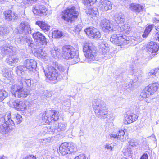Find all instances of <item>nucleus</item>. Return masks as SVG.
I'll list each match as a JSON object with an SVG mask.
<instances>
[{
    "mask_svg": "<svg viewBox=\"0 0 159 159\" xmlns=\"http://www.w3.org/2000/svg\"><path fill=\"white\" fill-rule=\"evenodd\" d=\"M67 124L65 123H59L57 129L58 131H65L66 129Z\"/></svg>",
    "mask_w": 159,
    "mask_h": 159,
    "instance_id": "41",
    "label": "nucleus"
},
{
    "mask_svg": "<svg viewBox=\"0 0 159 159\" xmlns=\"http://www.w3.org/2000/svg\"><path fill=\"white\" fill-rule=\"evenodd\" d=\"M88 12L89 14L92 15L93 16H97L98 15V9L97 8L95 7L89 9Z\"/></svg>",
    "mask_w": 159,
    "mask_h": 159,
    "instance_id": "39",
    "label": "nucleus"
},
{
    "mask_svg": "<svg viewBox=\"0 0 159 159\" xmlns=\"http://www.w3.org/2000/svg\"><path fill=\"white\" fill-rule=\"evenodd\" d=\"M6 120L3 122L5 124L0 126V130L1 133L5 134L10 132L15 128V124H20L22 120L21 116L18 114H12L10 117H6Z\"/></svg>",
    "mask_w": 159,
    "mask_h": 159,
    "instance_id": "3",
    "label": "nucleus"
},
{
    "mask_svg": "<svg viewBox=\"0 0 159 159\" xmlns=\"http://www.w3.org/2000/svg\"><path fill=\"white\" fill-rule=\"evenodd\" d=\"M159 46L156 43L153 42H151L147 44L146 47V50L151 53L152 54L149 56L148 59H151L154 56L157 54L158 51Z\"/></svg>",
    "mask_w": 159,
    "mask_h": 159,
    "instance_id": "12",
    "label": "nucleus"
},
{
    "mask_svg": "<svg viewBox=\"0 0 159 159\" xmlns=\"http://www.w3.org/2000/svg\"><path fill=\"white\" fill-rule=\"evenodd\" d=\"M154 26V25L151 24L148 25L146 28L143 34L142 35V36L143 38L146 37L148 35L149 33L153 28Z\"/></svg>",
    "mask_w": 159,
    "mask_h": 159,
    "instance_id": "33",
    "label": "nucleus"
},
{
    "mask_svg": "<svg viewBox=\"0 0 159 159\" xmlns=\"http://www.w3.org/2000/svg\"><path fill=\"white\" fill-rule=\"evenodd\" d=\"M84 4L87 7L90 6L89 0H83Z\"/></svg>",
    "mask_w": 159,
    "mask_h": 159,
    "instance_id": "57",
    "label": "nucleus"
},
{
    "mask_svg": "<svg viewBox=\"0 0 159 159\" xmlns=\"http://www.w3.org/2000/svg\"><path fill=\"white\" fill-rule=\"evenodd\" d=\"M48 129L46 126H44L42 130L43 134H47L48 132Z\"/></svg>",
    "mask_w": 159,
    "mask_h": 159,
    "instance_id": "56",
    "label": "nucleus"
},
{
    "mask_svg": "<svg viewBox=\"0 0 159 159\" xmlns=\"http://www.w3.org/2000/svg\"><path fill=\"white\" fill-rule=\"evenodd\" d=\"M18 32L24 35L31 33V29L29 24L25 21L22 22L17 28Z\"/></svg>",
    "mask_w": 159,
    "mask_h": 159,
    "instance_id": "11",
    "label": "nucleus"
},
{
    "mask_svg": "<svg viewBox=\"0 0 159 159\" xmlns=\"http://www.w3.org/2000/svg\"><path fill=\"white\" fill-rule=\"evenodd\" d=\"M83 27V24L81 23L78 24L75 27V30L77 32L80 31Z\"/></svg>",
    "mask_w": 159,
    "mask_h": 159,
    "instance_id": "52",
    "label": "nucleus"
},
{
    "mask_svg": "<svg viewBox=\"0 0 159 159\" xmlns=\"http://www.w3.org/2000/svg\"><path fill=\"white\" fill-rule=\"evenodd\" d=\"M13 107L18 111H24L26 108V106L24 102L19 100H15L12 102Z\"/></svg>",
    "mask_w": 159,
    "mask_h": 159,
    "instance_id": "20",
    "label": "nucleus"
},
{
    "mask_svg": "<svg viewBox=\"0 0 159 159\" xmlns=\"http://www.w3.org/2000/svg\"><path fill=\"white\" fill-rule=\"evenodd\" d=\"M44 71L46 76L50 77V75H57V74H58L57 70L54 67L51 66H48L46 69L44 70Z\"/></svg>",
    "mask_w": 159,
    "mask_h": 159,
    "instance_id": "25",
    "label": "nucleus"
},
{
    "mask_svg": "<svg viewBox=\"0 0 159 159\" xmlns=\"http://www.w3.org/2000/svg\"><path fill=\"white\" fill-rule=\"evenodd\" d=\"M58 69L61 72H65V74H67L68 72V69L66 70V68L61 66H59L58 67Z\"/></svg>",
    "mask_w": 159,
    "mask_h": 159,
    "instance_id": "51",
    "label": "nucleus"
},
{
    "mask_svg": "<svg viewBox=\"0 0 159 159\" xmlns=\"http://www.w3.org/2000/svg\"><path fill=\"white\" fill-rule=\"evenodd\" d=\"M141 77L136 75H134V78L132 81L133 84H136L137 85L139 84L141 80Z\"/></svg>",
    "mask_w": 159,
    "mask_h": 159,
    "instance_id": "44",
    "label": "nucleus"
},
{
    "mask_svg": "<svg viewBox=\"0 0 159 159\" xmlns=\"http://www.w3.org/2000/svg\"><path fill=\"white\" fill-rule=\"evenodd\" d=\"M138 116L135 114L127 115L125 116L124 123L125 125L130 124L135 121L138 119Z\"/></svg>",
    "mask_w": 159,
    "mask_h": 159,
    "instance_id": "22",
    "label": "nucleus"
},
{
    "mask_svg": "<svg viewBox=\"0 0 159 159\" xmlns=\"http://www.w3.org/2000/svg\"><path fill=\"white\" fill-rule=\"evenodd\" d=\"M62 54L63 57L66 59H74V62L77 63L80 61L79 53L73 47L70 45L63 46L62 48Z\"/></svg>",
    "mask_w": 159,
    "mask_h": 159,
    "instance_id": "6",
    "label": "nucleus"
},
{
    "mask_svg": "<svg viewBox=\"0 0 159 159\" xmlns=\"http://www.w3.org/2000/svg\"><path fill=\"white\" fill-rule=\"evenodd\" d=\"M114 19L116 23L119 24H124L125 20V16L121 13H116L114 15Z\"/></svg>",
    "mask_w": 159,
    "mask_h": 159,
    "instance_id": "24",
    "label": "nucleus"
},
{
    "mask_svg": "<svg viewBox=\"0 0 159 159\" xmlns=\"http://www.w3.org/2000/svg\"><path fill=\"white\" fill-rule=\"evenodd\" d=\"M130 145L131 146H134L135 145V143H132L131 142H130L129 143Z\"/></svg>",
    "mask_w": 159,
    "mask_h": 159,
    "instance_id": "64",
    "label": "nucleus"
},
{
    "mask_svg": "<svg viewBox=\"0 0 159 159\" xmlns=\"http://www.w3.org/2000/svg\"><path fill=\"white\" fill-rule=\"evenodd\" d=\"M69 144L67 142L62 143L59 147V150L60 153L63 156H69L70 154L69 149Z\"/></svg>",
    "mask_w": 159,
    "mask_h": 159,
    "instance_id": "17",
    "label": "nucleus"
},
{
    "mask_svg": "<svg viewBox=\"0 0 159 159\" xmlns=\"http://www.w3.org/2000/svg\"><path fill=\"white\" fill-rule=\"evenodd\" d=\"M148 157L147 153H144L141 156L140 159H148Z\"/></svg>",
    "mask_w": 159,
    "mask_h": 159,
    "instance_id": "58",
    "label": "nucleus"
},
{
    "mask_svg": "<svg viewBox=\"0 0 159 159\" xmlns=\"http://www.w3.org/2000/svg\"><path fill=\"white\" fill-rule=\"evenodd\" d=\"M150 138H152V139L154 141H156V139L154 135H152L151 137H150Z\"/></svg>",
    "mask_w": 159,
    "mask_h": 159,
    "instance_id": "62",
    "label": "nucleus"
},
{
    "mask_svg": "<svg viewBox=\"0 0 159 159\" xmlns=\"http://www.w3.org/2000/svg\"><path fill=\"white\" fill-rule=\"evenodd\" d=\"M125 132L122 129H119L118 133L116 134L115 133H112L110 134L111 138H113L116 140H119L122 141H124L125 140L124 138Z\"/></svg>",
    "mask_w": 159,
    "mask_h": 159,
    "instance_id": "21",
    "label": "nucleus"
},
{
    "mask_svg": "<svg viewBox=\"0 0 159 159\" xmlns=\"http://www.w3.org/2000/svg\"><path fill=\"white\" fill-rule=\"evenodd\" d=\"M83 50L87 62L91 63L98 60L96 48L92 43H85L83 46Z\"/></svg>",
    "mask_w": 159,
    "mask_h": 159,
    "instance_id": "4",
    "label": "nucleus"
},
{
    "mask_svg": "<svg viewBox=\"0 0 159 159\" xmlns=\"http://www.w3.org/2000/svg\"><path fill=\"white\" fill-rule=\"evenodd\" d=\"M32 11L34 14L39 15L45 12L47 9L43 3L40 2L38 3L33 6Z\"/></svg>",
    "mask_w": 159,
    "mask_h": 159,
    "instance_id": "14",
    "label": "nucleus"
},
{
    "mask_svg": "<svg viewBox=\"0 0 159 159\" xmlns=\"http://www.w3.org/2000/svg\"><path fill=\"white\" fill-rule=\"evenodd\" d=\"M100 7L104 10L107 11L112 9V5L111 1L108 0H101Z\"/></svg>",
    "mask_w": 159,
    "mask_h": 159,
    "instance_id": "27",
    "label": "nucleus"
},
{
    "mask_svg": "<svg viewBox=\"0 0 159 159\" xmlns=\"http://www.w3.org/2000/svg\"><path fill=\"white\" fill-rule=\"evenodd\" d=\"M50 52L51 56L56 59L58 58L60 55V50L57 47L51 48Z\"/></svg>",
    "mask_w": 159,
    "mask_h": 159,
    "instance_id": "30",
    "label": "nucleus"
},
{
    "mask_svg": "<svg viewBox=\"0 0 159 159\" xmlns=\"http://www.w3.org/2000/svg\"><path fill=\"white\" fill-rule=\"evenodd\" d=\"M157 70L158 69L156 68L155 69L151 70L148 75L149 76L152 75H155V76H157L159 75V72H157Z\"/></svg>",
    "mask_w": 159,
    "mask_h": 159,
    "instance_id": "48",
    "label": "nucleus"
},
{
    "mask_svg": "<svg viewBox=\"0 0 159 159\" xmlns=\"http://www.w3.org/2000/svg\"><path fill=\"white\" fill-rule=\"evenodd\" d=\"M86 34L89 36L98 39L101 37L100 32L96 28L94 27H89L84 30Z\"/></svg>",
    "mask_w": 159,
    "mask_h": 159,
    "instance_id": "13",
    "label": "nucleus"
},
{
    "mask_svg": "<svg viewBox=\"0 0 159 159\" xmlns=\"http://www.w3.org/2000/svg\"><path fill=\"white\" fill-rule=\"evenodd\" d=\"M125 85V86L124 89H129L130 90L133 89L135 87L137 86V85H136L135 84H133L131 81L128 84H126Z\"/></svg>",
    "mask_w": 159,
    "mask_h": 159,
    "instance_id": "43",
    "label": "nucleus"
},
{
    "mask_svg": "<svg viewBox=\"0 0 159 159\" xmlns=\"http://www.w3.org/2000/svg\"><path fill=\"white\" fill-rule=\"evenodd\" d=\"M24 36H25V37L24 39V40H25L28 46L32 48L33 44V42L32 38L28 36L27 35H25Z\"/></svg>",
    "mask_w": 159,
    "mask_h": 159,
    "instance_id": "38",
    "label": "nucleus"
},
{
    "mask_svg": "<svg viewBox=\"0 0 159 159\" xmlns=\"http://www.w3.org/2000/svg\"><path fill=\"white\" fill-rule=\"evenodd\" d=\"M25 37V36H24V35L21 34L19 38H16L15 39V42L16 44H19L22 43Z\"/></svg>",
    "mask_w": 159,
    "mask_h": 159,
    "instance_id": "42",
    "label": "nucleus"
},
{
    "mask_svg": "<svg viewBox=\"0 0 159 159\" xmlns=\"http://www.w3.org/2000/svg\"><path fill=\"white\" fill-rule=\"evenodd\" d=\"M38 0H23L24 3L25 4L31 5Z\"/></svg>",
    "mask_w": 159,
    "mask_h": 159,
    "instance_id": "50",
    "label": "nucleus"
},
{
    "mask_svg": "<svg viewBox=\"0 0 159 159\" xmlns=\"http://www.w3.org/2000/svg\"><path fill=\"white\" fill-rule=\"evenodd\" d=\"M31 84L30 79L21 77L19 83L12 86L11 92L12 95L16 98H25L29 94V92L27 89L24 88L23 86L30 87Z\"/></svg>",
    "mask_w": 159,
    "mask_h": 159,
    "instance_id": "2",
    "label": "nucleus"
},
{
    "mask_svg": "<svg viewBox=\"0 0 159 159\" xmlns=\"http://www.w3.org/2000/svg\"><path fill=\"white\" fill-rule=\"evenodd\" d=\"M6 157L4 155L0 156V159H6Z\"/></svg>",
    "mask_w": 159,
    "mask_h": 159,
    "instance_id": "63",
    "label": "nucleus"
},
{
    "mask_svg": "<svg viewBox=\"0 0 159 159\" xmlns=\"http://www.w3.org/2000/svg\"><path fill=\"white\" fill-rule=\"evenodd\" d=\"M58 75V74H57V75H50V77L49 76H47L46 80L47 81L49 82H52L53 83H56L57 82V77Z\"/></svg>",
    "mask_w": 159,
    "mask_h": 159,
    "instance_id": "34",
    "label": "nucleus"
},
{
    "mask_svg": "<svg viewBox=\"0 0 159 159\" xmlns=\"http://www.w3.org/2000/svg\"><path fill=\"white\" fill-rule=\"evenodd\" d=\"M159 85L156 82L149 85L142 91L140 94V96L145 98L153 95L157 90Z\"/></svg>",
    "mask_w": 159,
    "mask_h": 159,
    "instance_id": "9",
    "label": "nucleus"
},
{
    "mask_svg": "<svg viewBox=\"0 0 159 159\" xmlns=\"http://www.w3.org/2000/svg\"><path fill=\"white\" fill-rule=\"evenodd\" d=\"M37 63L36 61L33 59H27L25 60L23 63L24 66L25 67L27 70L32 71L37 67Z\"/></svg>",
    "mask_w": 159,
    "mask_h": 159,
    "instance_id": "15",
    "label": "nucleus"
},
{
    "mask_svg": "<svg viewBox=\"0 0 159 159\" xmlns=\"http://www.w3.org/2000/svg\"><path fill=\"white\" fill-rule=\"evenodd\" d=\"M15 50V48L12 46L4 45L1 47V51L3 56L7 55L10 56L13 54V52Z\"/></svg>",
    "mask_w": 159,
    "mask_h": 159,
    "instance_id": "18",
    "label": "nucleus"
},
{
    "mask_svg": "<svg viewBox=\"0 0 159 159\" xmlns=\"http://www.w3.org/2000/svg\"><path fill=\"white\" fill-rule=\"evenodd\" d=\"M8 93L4 90H0V102H2L7 97Z\"/></svg>",
    "mask_w": 159,
    "mask_h": 159,
    "instance_id": "40",
    "label": "nucleus"
},
{
    "mask_svg": "<svg viewBox=\"0 0 159 159\" xmlns=\"http://www.w3.org/2000/svg\"><path fill=\"white\" fill-rule=\"evenodd\" d=\"M33 37L36 42L43 45H46L47 43V39L41 33L39 32H37L33 34Z\"/></svg>",
    "mask_w": 159,
    "mask_h": 159,
    "instance_id": "16",
    "label": "nucleus"
},
{
    "mask_svg": "<svg viewBox=\"0 0 159 159\" xmlns=\"http://www.w3.org/2000/svg\"><path fill=\"white\" fill-rule=\"evenodd\" d=\"M92 107L96 116L100 119L107 120L108 111L106 108V104L101 100L95 99L92 102Z\"/></svg>",
    "mask_w": 159,
    "mask_h": 159,
    "instance_id": "5",
    "label": "nucleus"
},
{
    "mask_svg": "<svg viewBox=\"0 0 159 159\" xmlns=\"http://www.w3.org/2000/svg\"><path fill=\"white\" fill-rule=\"evenodd\" d=\"M78 14L79 13L76 11L75 7L72 6L64 11L62 18L66 21V23L72 24L77 18Z\"/></svg>",
    "mask_w": 159,
    "mask_h": 159,
    "instance_id": "7",
    "label": "nucleus"
},
{
    "mask_svg": "<svg viewBox=\"0 0 159 159\" xmlns=\"http://www.w3.org/2000/svg\"><path fill=\"white\" fill-rule=\"evenodd\" d=\"M7 61L10 65H11L13 63H16L20 61V60L17 57H14V56H10L7 58Z\"/></svg>",
    "mask_w": 159,
    "mask_h": 159,
    "instance_id": "32",
    "label": "nucleus"
},
{
    "mask_svg": "<svg viewBox=\"0 0 159 159\" xmlns=\"http://www.w3.org/2000/svg\"><path fill=\"white\" fill-rule=\"evenodd\" d=\"M135 70L134 69H133L132 68H131V69L130 70V71L129 72V73L130 74V75H132L134 74Z\"/></svg>",
    "mask_w": 159,
    "mask_h": 159,
    "instance_id": "59",
    "label": "nucleus"
},
{
    "mask_svg": "<svg viewBox=\"0 0 159 159\" xmlns=\"http://www.w3.org/2000/svg\"><path fill=\"white\" fill-rule=\"evenodd\" d=\"M115 34L110 38V40L113 43L118 46L125 45L129 43V38L124 34H128L131 29L128 24H124L121 27L117 26Z\"/></svg>",
    "mask_w": 159,
    "mask_h": 159,
    "instance_id": "1",
    "label": "nucleus"
},
{
    "mask_svg": "<svg viewBox=\"0 0 159 159\" xmlns=\"http://www.w3.org/2000/svg\"><path fill=\"white\" fill-rule=\"evenodd\" d=\"M12 114H13L12 113H7L5 114L4 116H3L2 115L0 114V122L3 123V121L6 120V117H10L12 115Z\"/></svg>",
    "mask_w": 159,
    "mask_h": 159,
    "instance_id": "46",
    "label": "nucleus"
},
{
    "mask_svg": "<svg viewBox=\"0 0 159 159\" xmlns=\"http://www.w3.org/2000/svg\"><path fill=\"white\" fill-rule=\"evenodd\" d=\"M23 159H36L35 156L33 155H29L26 156Z\"/></svg>",
    "mask_w": 159,
    "mask_h": 159,
    "instance_id": "54",
    "label": "nucleus"
},
{
    "mask_svg": "<svg viewBox=\"0 0 159 159\" xmlns=\"http://www.w3.org/2000/svg\"><path fill=\"white\" fill-rule=\"evenodd\" d=\"M103 45V46H102V54L104 55L102 57L105 59H109L111 57V55L110 54L109 51H107L108 50L104 48L105 47L108 48V44H104Z\"/></svg>",
    "mask_w": 159,
    "mask_h": 159,
    "instance_id": "29",
    "label": "nucleus"
},
{
    "mask_svg": "<svg viewBox=\"0 0 159 159\" xmlns=\"http://www.w3.org/2000/svg\"><path fill=\"white\" fill-rule=\"evenodd\" d=\"M60 114L57 111L51 110L46 112L45 115L42 117V119L45 123L49 124L52 120L57 121Z\"/></svg>",
    "mask_w": 159,
    "mask_h": 159,
    "instance_id": "8",
    "label": "nucleus"
},
{
    "mask_svg": "<svg viewBox=\"0 0 159 159\" xmlns=\"http://www.w3.org/2000/svg\"><path fill=\"white\" fill-rule=\"evenodd\" d=\"M25 67L23 65L18 66L16 68V71L18 75L21 76L24 74V71H27Z\"/></svg>",
    "mask_w": 159,
    "mask_h": 159,
    "instance_id": "31",
    "label": "nucleus"
},
{
    "mask_svg": "<svg viewBox=\"0 0 159 159\" xmlns=\"http://www.w3.org/2000/svg\"><path fill=\"white\" fill-rule=\"evenodd\" d=\"M2 74L3 76L5 77L4 82L7 84L9 83L12 79V77L8 70L6 68L3 69L2 70Z\"/></svg>",
    "mask_w": 159,
    "mask_h": 159,
    "instance_id": "28",
    "label": "nucleus"
},
{
    "mask_svg": "<svg viewBox=\"0 0 159 159\" xmlns=\"http://www.w3.org/2000/svg\"><path fill=\"white\" fill-rule=\"evenodd\" d=\"M90 6L93 4L96 1V0H89Z\"/></svg>",
    "mask_w": 159,
    "mask_h": 159,
    "instance_id": "60",
    "label": "nucleus"
},
{
    "mask_svg": "<svg viewBox=\"0 0 159 159\" xmlns=\"http://www.w3.org/2000/svg\"><path fill=\"white\" fill-rule=\"evenodd\" d=\"M35 24L45 32L48 31L50 29V26L46 22L43 21H37L36 22Z\"/></svg>",
    "mask_w": 159,
    "mask_h": 159,
    "instance_id": "26",
    "label": "nucleus"
},
{
    "mask_svg": "<svg viewBox=\"0 0 159 159\" xmlns=\"http://www.w3.org/2000/svg\"><path fill=\"white\" fill-rule=\"evenodd\" d=\"M105 148L108 150H112L113 147L111 145L109 144H106L105 146Z\"/></svg>",
    "mask_w": 159,
    "mask_h": 159,
    "instance_id": "55",
    "label": "nucleus"
},
{
    "mask_svg": "<svg viewBox=\"0 0 159 159\" xmlns=\"http://www.w3.org/2000/svg\"><path fill=\"white\" fill-rule=\"evenodd\" d=\"M63 108L65 111H67L70 108L71 105V101L70 99L65 100L63 102Z\"/></svg>",
    "mask_w": 159,
    "mask_h": 159,
    "instance_id": "36",
    "label": "nucleus"
},
{
    "mask_svg": "<svg viewBox=\"0 0 159 159\" xmlns=\"http://www.w3.org/2000/svg\"><path fill=\"white\" fill-rule=\"evenodd\" d=\"M63 35V34L61 31L58 30H55L52 34V36L53 38L57 39L59 38Z\"/></svg>",
    "mask_w": 159,
    "mask_h": 159,
    "instance_id": "35",
    "label": "nucleus"
},
{
    "mask_svg": "<svg viewBox=\"0 0 159 159\" xmlns=\"http://www.w3.org/2000/svg\"><path fill=\"white\" fill-rule=\"evenodd\" d=\"M130 9L134 12L139 13L143 11L144 9V7L139 4L131 3L129 5Z\"/></svg>",
    "mask_w": 159,
    "mask_h": 159,
    "instance_id": "23",
    "label": "nucleus"
},
{
    "mask_svg": "<svg viewBox=\"0 0 159 159\" xmlns=\"http://www.w3.org/2000/svg\"><path fill=\"white\" fill-rule=\"evenodd\" d=\"M8 32L7 29L2 26H0V35L2 36Z\"/></svg>",
    "mask_w": 159,
    "mask_h": 159,
    "instance_id": "47",
    "label": "nucleus"
},
{
    "mask_svg": "<svg viewBox=\"0 0 159 159\" xmlns=\"http://www.w3.org/2000/svg\"><path fill=\"white\" fill-rule=\"evenodd\" d=\"M69 150L70 151V154L73 152L76 151V148L75 146L73 144H70L69 143Z\"/></svg>",
    "mask_w": 159,
    "mask_h": 159,
    "instance_id": "49",
    "label": "nucleus"
},
{
    "mask_svg": "<svg viewBox=\"0 0 159 159\" xmlns=\"http://www.w3.org/2000/svg\"><path fill=\"white\" fill-rule=\"evenodd\" d=\"M156 29L158 32L153 36V37L152 39L154 41L159 42V25L156 28Z\"/></svg>",
    "mask_w": 159,
    "mask_h": 159,
    "instance_id": "45",
    "label": "nucleus"
},
{
    "mask_svg": "<svg viewBox=\"0 0 159 159\" xmlns=\"http://www.w3.org/2000/svg\"><path fill=\"white\" fill-rule=\"evenodd\" d=\"M37 56L41 58L45 59L46 58V53L45 51H43L42 49H39L37 51Z\"/></svg>",
    "mask_w": 159,
    "mask_h": 159,
    "instance_id": "37",
    "label": "nucleus"
},
{
    "mask_svg": "<svg viewBox=\"0 0 159 159\" xmlns=\"http://www.w3.org/2000/svg\"><path fill=\"white\" fill-rule=\"evenodd\" d=\"M110 117L109 119V120H110V121H112L114 120V117L112 114L110 115Z\"/></svg>",
    "mask_w": 159,
    "mask_h": 159,
    "instance_id": "61",
    "label": "nucleus"
},
{
    "mask_svg": "<svg viewBox=\"0 0 159 159\" xmlns=\"http://www.w3.org/2000/svg\"><path fill=\"white\" fill-rule=\"evenodd\" d=\"M149 97H147L144 98L143 97L141 96L140 95L139 96V98L140 99V100H143L144 99V98H145V100L147 103H150L151 102V99H148V98Z\"/></svg>",
    "mask_w": 159,
    "mask_h": 159,
    "instance_id": "53",
    "label": "nucleus"
},
{
    "mask_svg": "<svg viewBox=\"0 0 159 159\" xmlns=\"http://www.w3.org/2000/svg\"><path fill=\"white\" fill-rule=\"evenodd\" d=\"M100 25L105 32L115 34V32L117 31L116 29H113L112 25L110 20L106 18L101 20Z\"/></svg>",
    "mask_w": 159,
    "mask_h": 159,
    "instance_id": "10",
    "label": "nucleus"
},
{
    "mask_svg": "<svg viewBox=\"0 0 159 159\" xmlns=\"http://www.w3.org/2000/svg\"><path fill=\"white\" fill-rule=\"evenodd\" d=\"M5 20L7 21H11L17 19V14L11 10H8L3 13Z\"/></svg>",
    "mask_w": 159,
    "mask_h": 159,
    "instance_id": "19",
    "label": "nucleus"
}]
</instances>
